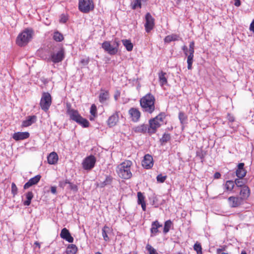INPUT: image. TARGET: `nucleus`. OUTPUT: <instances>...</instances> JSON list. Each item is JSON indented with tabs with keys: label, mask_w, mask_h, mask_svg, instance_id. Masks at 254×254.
Listing matches in <instances>:
<instances>
[{
	"label": "nucleus",
	"mask_w": 254,
	"mask_h": 254,
	"mask_svg": "<svg viewBox=\"0 0 254 254\" xmlns=\"http://www.w3.org/2000/svg\"><path fill=\"white\" fill-rule=\"evenodd\" d=\"M132 165V163L130 160H126L119 164L116 170L119 176L124 179H130L132 175L130 170Z\"/></svg>",
	"instance_id": "nucleus-1"
},
{
	"label": "nucleus",
	"mask_w": 254,
	"mask_h": 254,
	"mask_svg": "<svg viewBox=\"0 0 254 254\" xmlns=\"http://www.w3.org/2000/svg\"><path fill=\"white\" fill-rule=\"evenodd\" d=\"M154 96L151 93H148L140 100V104L143 110L151 114L155 110Z\"/></svg>",
	"instance_id": "nucleus-2"
},
{
	"label": "nucleus",
	"mask_w": 254,
	"mask_h": 254,
	"mask_svg": "<svg viewBox=\"0 0 254 254\" xmlns=\"http://www.w3.org/2000/svg\"><path fill=\"white\" fill-rule=\"evenodd\" d=\"M34 34L31 28H26L20 33L17 37L16 43L20 46H24L31 40Z\"/></svg>",
	"instance_id": "nucleus-3"
},
{
	"label": "nucleus",
	"mask_w": 254,
	"mask_h": 254,
	"mask_svg": "<svg viewBox=\"0 0 254 254\" xmlns=\"http://www.w3.org/2000/svg\"><path fill=\"white\" fill-rule=\"evenodd\" d=\"M164 117V114L161 113L155 118L151 119L149 121V127L148 128V132L150 134L154 133L156 129L160 127L161 124L163 123Z\"/></svg>",
	"instance_id": "nucleus-4"
},
{
	"label": "nucleus",
	"mask_w": 254,
	"mask_h": 254,
	"mask_svg": "<svg viewBox=\"0 0 254 254\" xmlns=\"http://www.w3.org/2000/svg\"><path fill=\"white\" fill-rule=\"evenodd\" d=\"M119 45L120 41L116 39L112 43L109 41L104 42L102 48L109 54L114 55L118 52Z\"/></svg>",
	"instance_id": "nucleus-5"
},
{
	"label": "nucleus",
	"mask_w": 254,
	"mask_h": 254,
	"mask_svg": "<svg viewBox=\"0 0 254 254\" xmlns=\"http://www.w3.org/2000/svg\"><path fill=\"white\" fill-rule=\"evenodd\" d=\"M94 3L93 0H79L78 9L85 13H88L94 9Z\"/></svg>",
	"instance_id": "nucleus-6"
},
{
	"label": "nucleus",
	"mask_w": 254,
	"mask_h": 254,
	"mask_svg": "<svg viewBox=\"0 0 254 254\" xmlns=\"http://www.w3.org/2000/svg\"><path fill=\"white\" fill-rule=\"evenodd\" d=\"M52 104V97L48 92H44L42 94L40 105L41 109L45 112H47Z\"/></svg>",
	"instance_id": "nucleus-7"
},
{
	"label": "nucleus",
	"mask_w": 254,
	"mask_h": 254,
	"mask_svg": "<svg viewBox=\"0 0 254 254\" xmlns=\"http://www.w3.org/2000/svg\"><path fill=\"white\" fill-rule=\"evenodd\" d=\"M95 162L96 159L93 156L87 157L82 162L83 168L85 170H90L94 167Z\"/></svg>",
	"instance_id": "nucleus-8"
},
{
	"label": "nucleus",
	"mask_w": 254,
	"mask_h": 254,
	"mask_svg": "<svg viewBox=\"0 0 254 254\" xmlns=\"http://www.w3.org/2000/svg\"><path fill=\"white\" fill-rule=\"evenodd\" d=\"M51 60L54 63H58L63 61L64 58V50L61 48L58 52H53L51 55Z\"/></svg>",
	"instance_id": "nucleus-9"
},
{
	"label": "nucleus",
	"mask_w": 254,
	"mask_h": 254,
	"mask_svg": "<svg viewBox=\"0 0 254 254\" xmlns=\"http://www.w3.org/2000/svg\"><path fill=\"white\" fill-rule=\"evenodd\" d=\"M145 30L147 32H149L153 28L154 26V19L149 12L147 13L145 15Z\"/></svg>",
	"instance_id": "nucleus-10"
},
{
	"label": "nucleus",
	"mask_w": 254,
	"mask_h": 254,
	"mask_svg": "<svg viewBox=\"0 0 254 254\" xmlns=\"http://www.w3.org/2000/svg\"><path fill=\"white\" fill-rule=\"evenodd\" d=\"M142 165L146 169L151 168L153 165L152 157L149 154L145 155L143 161H142Z\"/></svg>",
	"instance_id": "nucleus-11"
},
{
	"label": "nucleus",
	"mask_w": 254,
	"mask_h": 254,
	"mask_svg": "<svg viewBox=\"0 0 254 254\" xmlns=\"http://www.w3.org/2000/svg\"><path fill=\"white\" fill-rule=\"evenodd\" d=\"M41 178V176L37 175L34 177L31 178L24 185V189H27L31 186L36 185L40 181Z\"/></svg>",
	"instance_id": "nucleus-12"
},
{
	"label": "nucleus",
	"mask_w": 254,
	"mask_h": 254,
	"mask_svg": "<svg viewBox=\"0 0 254 254\" xmlns=\"http://www.w3.org/2000/svg\"><path fill=\"white\" fill-rule=\"evenodd\" d=\"M60 236L69 243H72L73 242V237L71 236L69 231L65 228L62 230Z\"/></svg>",
	"instance_id": "nucleus-13"
},
{
	"label": "nucleus",
	"mask_w": 254,
	"mask_h": 254,
	"mask_svg": "<svg viewBox=\"0 0 254 254\" xmlns=\"http://www.w3.org/2000/svg\"><path fill=\"white\" fill-rule=\"evenodd\" d=\"M228 200L232 207H236L241 204L242 198L241 197L230 196Z\"/></svg>",
	"instance_id": "nucleus-14"
},
{
	"label": "nucleus",
	"mask_w": 254,
	"mask_h": 254,
	"mask_svg": "<svg viewBox=\"0 0 254 254\" xmlns=\"http://www.w3.org/2000/svg\"><path fill=\"white\" fill-rule=\"evenodd\" d=\"M128 113L132 118V120L134 122L138 121L140 118V113L139 111L136 108H130L128 111Z\"/></svg>",
	"instance_id": "nucleus-15"
},
{
	"label": "nucleus",
	"mask_w": 254,
	"mask_h": 254,
	"mask_svg": "<svg viewBox=\"0 0 254 254\" xmlns=\"http://www.w3.org/2000/svg\"><path fill=\"white\" fill-rule=\"evenodd\" d=\"M29 133L28 132H17L14 133L12 138L16 141L23 140L29 137Z\"/></svg>",
	"instance_id": "nucleus-16"
},
{
	"label": "nucleus",
	"mask_w": 254,
	"mask_h": 254,
	"mask_svg": "<svg viewBox=\"0 0 254 254\" xmlns=\"http://www.w3.org/2000/svg\"><path fill=\"white\" fill-rule=\"evenodd\" d=\"M118 120L119 113L116 112L109 118L107 121V124L110 127H114L116 125Z\"/></svg>",
	"instance_id": "nucleus-17"
},
{
	"label": "nucleus",
	"mask_w": 254,
	"mask_h": 254,
	"mask_svg": "<svg viewBox=\"0 0 254 254\" xmlns=\"http://www.w3.org/2000/svg\"><path fill=\"white\" fill-rule=\"evenodd\" d=\"M244 163H240L238 165V168L236 170V176L240 179L244 177L246 174V171L244 169Z\"/></svg>",
	"instance_id": "nucleus-18"
},
{
	"label": "nucleus",
	"mask_w": 254,
	"mask_h": 254,
	"mask_svg": "<svg viewBox=\"0 0 254 254\" xmlns=\"http://www.w3.org/2000/svg\"><path fill=\"white\" fill-rule=\"evenodd\" d=\"M67 113L69 115L70 119L76 122L79 121L78 120L81 117L77 111L73 109H68Z\"/></svg>",
	"instance_id": "nucleus-19"
},
{
	"label": "nucleus",
	"mask_w": 254,
	"mask_h": 254,
	"mask_svg": "<svg viewBox=\"0 0 254 254\" xmlns=\"http://www.w3.org/2000/svg\"><path fill=\"white\" fill-rule=\"evenodd\" d=\"M36 119L37 117L35 115L28 116L26 120L23 121L22 126L27 127L31 126L32 124L36 122Z\"/></svg>",
	"instance_id": "nucleus-20"
},
{
	"label": "nucleus",
	"mask_w": 254,
	"mask_h": 254,
	"mask_svg": "<svg viewBox=\"0 0 254 254\" xmlns=\"http://www.w3.org/2000/svg\"><path fill=\"white\" fill-rule=\"evenodd\" d=\"M48 162L50 164H55L57 163L58 160V154L53 152L51 153L47 157Z\"/></svg>",
	"instance_id": "nucleus-21"
},
{
	"label": "nucleus",
	"mask_w": 254,
	"mask_h": 254,
	"mask_svg": "<svg viewBox=\"0 0 254 254\" xmlns=\"http://www.w3.org/2000/svg\"><path fill=\"white\" fill-rule=\"evenodd\" d=\"M162 227V225L160 224L158 221H155L152 223L151 228L150 229L151 235V236H153L158 232V228Z\"/></svg>",
	"instance_id": "nucleus-22"
},
{
	"label": "nucleus",
	"mask_w": 254,
	"mask_h": 254,
	"mask_svg": "<svg viewBox=\"0 0 254 254\" xmlns=\"http://www.w3.org/2000/svg\"><path fill=\"white\" fill-rule=\"evenodd\" d=\"M109 98V93L108 91H105L103 90H101L99 96V100L100 102L103 103L108 100Z\"/></svg>",
	"instance_id": "nucleus-23"
},
{
	"label": "nucleus",
	"mask_w": 254,
	"mask_h": 254,
	"mask_svg": "<svg viewBox=\"0 0 254 254\" xmlns=\"http://www.w3.org/2000/svg\"><path fill=\"white\" fill-rule=\"evenodd\" d=\"M148 127L147 125H141L133 128V130L136 133H145L148 131Z\"/></svg>",
	"instance_id": "nucleus-24"
},
{
	"label": "nucleus",
	"mask_w": 254,
	"mask_h": 254,
	"mask_svg": "<svg viewBox=\"0 0 254 254\" xmlns=\"http://www.w3.org/2000/svg\"><path fill=\"white\" fill-rule=\"evenodd\" d=\"M112 231L111 228L109 227L105 226L102 230V236L103 237L104 240L105 241H109V238L108 236V234L110 233Z\"/></svg>",
	"instance_id": "nucleus-25"
},
{
	"label": "nucleus",
	"mask_w": 254,
	"mask_h": 254,
	"mask_svg": "<svg viewBox=\"0 0 254 254\" xmlns=\"http://www.w3.org/2000/svg\"><path fill=\"white\" fill-rule=\"evenodd\" d=\"M166 75V73L162 71L159 73V80L161 86L167 84V79Z\"/></svg>",
	"instance_id": "nucleus-26"
},
{
	"label": "nucleus",
	"mask_w": 254,
	"mask_h": 254,
	"mask_svg": "<svg viewBox=\"0 0 254 254\" xmlns=\"http://www.w3.org/2000/svg\"><path fill=\"white\" fill-rule=\"evenodd\" d=\"M240 194L244 198L248 197L250 194V190L249 187L245 186L241 188Z\"/></svg>",
	"instance_id": "nucleus-27"
},
{
	"label": "nucleus",
	"mask_w": 254,
	"mask_h": 254,
	"mask_svg": "<svg viewBox=\"0 0 254 254\" xmlns=\"http://www.w3.org/2000/svg\"><path fill=\"white\" fill-rule=\"evenodd\" d=\"M113 178L109 176H107L105 181L101 182L98 186L100 188H104L106 186L111 185L112 182Z\"/></svg>",
	"instance_id": "nucleus-28"
},
{
	"label": "nucleus",
	"mask_w": 254,
	"mask_h": 254,
	"mask_svg": "<svg viewBox=\"0 0 254 254\" xmlns=\"http://www.w3.org/2000/svg\"><path fill=\"white\" fill-rule=\"evenodd\" d=\"M26 200L23 202V204L26 206H29L30 203L33 197V194L32 191H28L25 194Z\"/></svg>",
	"instance_id": "nucleus-29"
},
{
	"label": "nucleus",
	"mask_w": 254,
	"mask_h": 254,
	"mask_svg": "<svg viewBox=\"0 0 254 254\" xmlns=\"http://www.w3.org/2000/svg\"><path fill=\"white\" fill-rule=\"evenodd\" d=\"M77 251L76 245L73 244L69 245L66 249L67 254H75Z\"/></svg>",
	"instance_id": "nucleus-30"
},
{
	"label": "nucleus",
	"mask_w": 254,
	"mask_h": 254,
	"mask_svg": "<svg viewBox=\"0 0 254 254\" xmlns=\"http://www.w3.org/2000/svg\"><path fill=\"white\" fill-rule=\"evenodd\" d=\"M122 42L124 46L126 47V49L127 50V51H132L133 49V44L131 43V41L129 40H123Z\"/></svg>",
	"instance_id": "nucleus-31"
},
{
	"label": "nucleus",
	"mask_w": 254,
	"mask_h": 254,
	"mask_svg": "<svg viewBox=\"0 0 254 254\" xmlns=\"http://www.w3.org/2000/svg\"><path fill=\"white\" fill-rule=\"evenodd\" d=\"M235 186V183L232 181H226L225 185V190L227 191H232Z\"/></svg>",
	"instance_id": "nucleus-32"
},
{
	"label": "nucleus",
	"mask_w": 254,
	"mask_h": 254,
	"mask_svg": "<svg viewBox=\"0 0 254 254\" xmlns=\"http://www.w3.org/2000/svg\"><path fill=\"white\" fill-rule=\"evenodd\" d=\"M53 39L57 42H61L64 40V36L59 31H56L54 33Z\"/></svg>",
	"instance_id": "nucleus-33"
},
{
	"label": "nucleus",
	"mask_w": 254,
	"mask_h": 254,
	"mask_svg": "<svg viewBox=\"0 0 254 254\" xmlns=\"http://www.w3.org/2000/svg\"><path fill=\"white\" fill-rule=\"evenodd\" d=\"M79 121L76 122L78 124L81 125L84 127H87L89 126V122L85 119L83 118L81 116L80 117Z\"/></svg>",
	"instance_id": "nucleus-34"
},
{
	"label": "nucleus",
	"mask_w": 254,
	"mask_h": 254,
	"mask_svg": "<svg viewBox=\"0 0 254 254\" xmlns=\"http://www.w3.org/2000/svg\"><path fill=\"white\" fill-rule=\"evenodd\" d=\"M178 39V36L177 35H171L166 36L164 39L165 42L169 43L171 41H176Z\"/></svg>",
	"instance_id": "nucleus-35"
},
{
	"label": "nucleus",
	"mask_w": 254,
	"mask_h": 254,
	"mask_svg": "<svg viewBox=\"0 0 254 254\" xmlns=\"http://www.w3.org/2000/svg\"><path fill=\"white\" fill-rule=\"evenodd\" d=\"M171 138V136L169 133H164L162 137V138L160 139V141L162 145L164 144L167 141H168Z\"/></svg>",
	"instance_id": "nucleus-36"
},
{
	"label": "nucleus",
	"mask_w": 254,
	"mask_h": 254,
	"mask_svg": "<svg viewBox=\"0 0 254 254\" xmlns=\"http://www.w3.org/2000/svg\"><path fill=\"white\" fill-rule=\"evenodd\" d=\"M172 224V221L170 220H167L165 222L164 229H163L164 233L166 234L167 233H168L169 231Z\"/></svg>",
	"instance_id": "nucleus-37"
},
{
	"label": "nucleus",
	"mask_w": 254,
	"mask_h": 254,
	"mask_svg": "<svg viewBox=\"0 0 254 254\" xmlns=\"http://www.w3.org/2000/svg\"><path fill=\"white\" fill-rule=\"evenodd\" d=\"M187 56L188 68V69H191L194 56L191 55H188Z\"/></svg>",
	"instance_id": "nucleus-38"
},
{
	"label": "nucleus",
	"mask_w": 254,
	"mask_h": 254,
	"mask_svg": "<svg viewBox=\"0 0 254 254\" xmlns=\"http://www.w3.org/2000/svg\"><path fill=\"white\" fill-rule=\"evenodd\" d=\"M141 0H133L131 3L132 8L133 9H136L137 7H141Z\"/></svg>",
	"instance_id": "nucleus-39"
},
{
	"label": "nucleus",
	"mask_w": 254,
	"mask_h": 254,
	"mask_svg": "<svg viewBox=\"0 0 254 254\" xmlns=\"http://www.w3.org/2000/svg\"><path fill=\"white\" fill-rule=\"evenodd\" d=\"M90 112L91 115H92L93 116V118L92 117L90 118V120L91 121V120H93L94 119V118L96 116L97 108H96V106H95V105L93 104L91 105V108H90Z\"/></svg>",
	"instance_id": "nucleus-40"
},
{
	"label": "nucleus",
	"mask_w": 254,
	"mask_h": 254,
	"mask_svg": "<svg viewBox=\"0 0 254 254\" xmlns=\"http://www.w3.org/2000/svg\"><path fill=\"white\" fill-rule=\"evenodd\" d=\"M179 118L182 124L186 123L187 121V116L183 112H180Z\"/></svg>",
	"instance_id": "nucleus-41"
},
{
	"label": "nucleus",
	"mask_w": 254,
	"mask_h": 254,
	"mask_svg": "<svg viewBox=\"0 0 254 254\" xmlns=\"http://www.w3.org/2000/svg\"><path fill=\"white\" fill-rule=\"evenodd\" d=\"M194 250L197 253V254H202V248L200 244L196 242L193 246Z\"/></svg>",
	"instance_id": "nucleus-42"
},
{
	"label": "nucleus",
	"mask_w": 254,
	"mask_h": 254,
	"mask_svg": "<svg viewBox=\"0 0 254 254\" xmlns=\"http://www.w3.org/2000/svg\"><path fill=\"white\" fill-rule=\"evenodd\" d=\"M146 249L148 251L149 254H158L156 250L149 244L146 245Z\"/></svg>",
	"instance_id": "nucleus-43"
},
{
	"label": "nucleus",
	"mask_w": 254,
	"mask_h": 254,
	"mask_svg": "<svg viewBox=\"0 0 254 254\" xmlns=\"http://www.w3.org/2000/svg\"><path fill=\"white\" fill-rule=\"evenodd\" d=\"M137 202L139 204L144 203V197L141 192H137Z\"/></svg>",
	"instance_id": "nucleus-44"
},
{
	"label": "nucleus",
	"mask_w": 254,
	"mask_h": 254,
	"mask_svg": "<svg viewBox=\"0 0 254 254\" xmlns=\"http://www.w3.org/2000/svg\"><path fill=\"white\" fill-rule=\"evenodd\" d=\"M68 187L67 188L70 190H72L74 191H77L78 190L77 186L76 185H74L69 182V183L67 184Z\"/></svg>",
	"instance_id": "nucleus-45"
},
{
	"label": "nucleus",
	"mask_w": 254,
	"mask_h": 254,
	"mask_svg": "<svg viewBox=\"0 0 254 254\" xmlns=\"http://www.w3.org/2000/svg\"><path fill=\"white\" fill-rule=\"evenodd\" d=\"M166 176H162V174L158 175L156 177L157 182L161 183H164L166 180Z\"/></svg>",
	"instance_id": "nucleus-46"
},
{
	"label": "nucleus",
	"mask_w": 254,
	"mask_h": 254,
	"mask_svg": "<svg viewBox=\"0 0 254 254\" xmlns=\"http://www.w3.org/2000/svg\"><path fill=\"white\" fill-rule=\"evenodd\" d=\"M234 182L238 187L242 188L243 187L245 186V185H244V183L243 182V181L240 179H236L235 182Z\"/></svg>",
	"instance_id": "nucleus-47"
},
{
	"label": "nucleus",
	"mask_w": 254,
	"mask_h": 254,
	"mask_svg": "<svg viewBox=\"0 0 254 254\" xmlns=\"http://www.w3.org/2000/svg\"><path fill=\"white\" fill-rule=\"evenodd\" d=\"M11 193L13 196H15L17 193V188L15 183H12L11 184Z\"/></svg>",
	"instance_id": "nucleus-48"
},
{
	"label": "nucleus",
	"mask_w": 254,
	"mask_h": 254,
	"mask_svg": "<svg viewBox=\"0 0 254 254\" xmlns=\"http://www.w3.org/2000/svg\"><path fill=\"white\" fill-rule=\"evenodd\" d=\"M68 183H69V181L67 180L64 181H61L60 182L59 186L60 187L64 188Z\"/></svg>",
	"instance_id": "nucleus-49"
},
{
	"label": "nucleus",
	"mask_w": 254,
	"mask_h": 254,
	"mask_svg": "<svg viewBox=\"0 0 254 254\" xmlns=\"http://www.w3.org/2000/svg\"><path fill=\"white\" fill-rule=\"evenodd\" d=\"M67 20V18L65 16L62 15L60 21L61 22L64 23H65Z\"/></svg>",
	"instance_id": "nucleus-50"
},
{
	"label": "nucleus",
	"mask_w": 254,
	"mask_h": 254,
	"mask_svg": "<svg viewBox=\"0 0 254 254\" xmlns=\"http://www.w3.org/2000/svg\"><path fill=\"white\" fill-rule=\"evenodd\" d=\"M182 50H183L184 54L186 56L188 55V48L186 46H184L182 48Z\"/></svg>",
	"instance_id": "nucleus-51"
},
{
	"label": "nucleus",
	"mask_w": 254,
	"mask_h": 254,
	"mask_svg": "<svg viewBox=\"0 0 254 254\" xmlns=\"http://www.w3.org/2000/svg\"><path fill=\"white\" fill-rule=\"evenodd\" d=\"M81 63L82 64H83L84 65H86L88 64L89 63V59H82L81 60Z\"/></svg>",
	"instance_id": "nucleus-52"
},
{
	"label": "nucleus",
	"mask_w": 254,
	"mask_h": 254,
	"mask_svg": "<svg viewBox=\"0 0 254 254\" xmlns=\"http://www.w3.org/2000/svg\"><path fill=\"white\" fill-rule=\"evenodd\" d=\"M51 192L53 194H55L57 192V188L56 187H52L51 188Z\"/></svg>",
	"instance_id": "nucleus-53"
},
{
	"label": "nucleus",
	"mask_w": 254,
	"mask_h": 254,
	"mask_svg": "<svg viewBox=\"0 0 254 254\" xmlns=\"http://www.w3.org/2000/svg\"><path fill=\"white\" fill-rule=\"evenodd\" d=\"M194 52V49H188V55H193Z\"/></svg>",
	"instance_id": "nucleus-54"
},
{
	"label": "nucleus",
	"mask_w": 254,
	"mask_h": 254,
	"mask_svg": "<svg viewBox=\"0 0 254 254\" xmlns=\"http://www.w3.org/2000/svg\"><path fill=\"white\" fill-rule=\"evenodd\" d=\"M214 177L215 179H219L221 177V174L219 172H216Z\"/></svg>",
	"instance_id": "nucleus-55"
},
{
	"label": "nucleus",
	"mask_w": 254,
	"mask_h": 254,
	"mask_svg": "<svg viewBox=\"0 0 254 254\" xmlns=\"http://www.w3.org/2000/svg\"><path fill=\"white\" fill-rule=\"evenodd\" d=\"M194 43L193 42H191L189 45V49H194Z\"/></svg>",
	"instance_id": "nucleus-56"
},
{
	"label": "nucleus",
	"mask_w": 254,
	"mask_h": 254,
	"mask_svg": "<svg viewBox=\"0 0 254 254\" xmlns=\"http://www.w3.org/2000/svg\"><path fill=\"white\" fill-rule=\"evenodd\" d=\"M234 4L236 6H239L241 5L240 0H236Z\"/></svg>",
	"instance_id": "nucleus-57"
},
{
	"label": "nucleus",
	"mask_w": 254,
	"mask_h": 254,
	"mask_svg": "<svg viewBox=\"0 0 254 254\" xmlns=\"http://www.w3.org/2000/svg\"><path fill=\"white\" fill-rule=\"evenodd\" d=\"M140 204L141 205V207H142V208L143 209V211H145V209H146V204H145V202L144 203H140Z\"/></svg>",
	"instance_id": "nucleus-58"
},
{
	"label": "nucleus",
	"mask_w": 254,
	"mask_h": 254,
	"mask_svg": "<svg viewBox=\"0 0 254 254\" xmlns=\"http://www.w3.org/2000/svg\"><path fill=\"white\" fill-rule=\"evenodd\" d=\"M228 119L231 122H233L234 121V118L233 117L230 116Z\"/></svg>",
	"instance_id": "nucleus-59"
},
{
	"label": "nucleus",
	"mask_w": 254,
	"mask_h": 254,
	"mask_svg": "<svg viewBox=\"0 0 254 254\" xmlns=\"http://www.w3.org/2000/svg\"><path fill=\"white\" fill-rule=\"evenodd\" d=\"M35 245H36V246H38L39 247H40V244H39V243L38 242H36L35 243Z\"/></svg>",
	"instance_id": "nucleus-60"
},
{
	"label": "nucleus",
	"mask_w": 254,
	"mask_h": 254,
	"mask_svg": "<svg viewBox=\"0 0 254 254\" xmlns=\"http://www.w3.org/2000/svg\"><path fill=\"white\" fill-rule=\"evenodd\" d=\"M222 250L221 249H217V253H220L221 252Z\"/></svg>",
	"instance_id": "nucleus-61"
},
{
	"label": "nucleus",
	"mask_w": 254,
	"mask_h": 254,
	"mask_svg": "<svg viewBox=\"0 0 254 254\" xmlns=\"http://www.w3.org/2000/svg\"><path fill=\"white\" fill-rule=\"evenodd\" d=\"M241 254H247L245 251H242Z\"/></svg>",
	"instance_id": "nucleus-62"
},
{
	"label": "nucleus",
	"mask_w": 254,
	"mask_h": 254,
	"mask_svg": "<svg viewBox=\"0 0 254 254\" xmlns=\"http://www.w3.org/2000/svg\"><path fill=\"white\" fill-rule=\"evenodd\" d=\"M142 2H146L148 0H141Z\"/></svg>",
	"instance_id": "nucleus-63"
},
{
	"label": "nucleus",
	"mask_w": 254,
	"mask_h": 254,
	"mask_svg": "<svg viewBox=\"0 0 254 254\" xmlns=\"http://www.w3.org/2000/svg\"><path fill=\"white\" fill-rule=\"evenodd\" d=\"M95 254H102L100 252H98L95 253Z\"/></svg>",
	"instance_id": "nucleus-64"
}]
</instances>
